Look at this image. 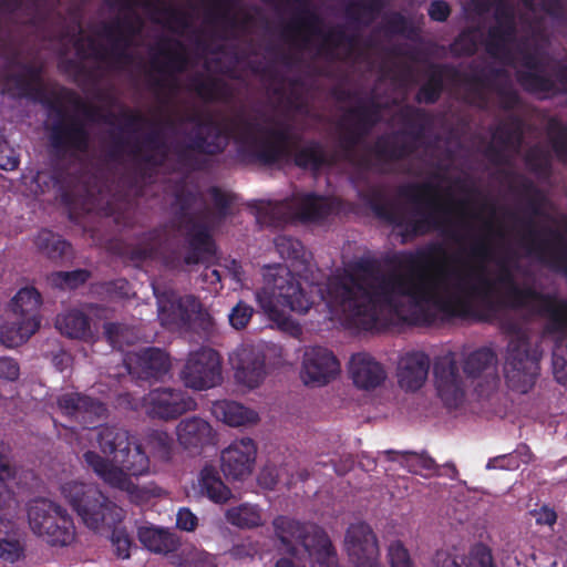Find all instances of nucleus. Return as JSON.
Here are the masks:
<instances>
[{
    "mask_svg": "<svg viewBox=\"0 0 567 567\" xmlns=\"http://www.w3.org/2000/svg\"><path fill=\"white\" fill-rule=\"evenodd\" d=\"M209 9L206 17L209 23L218 25L224 32L223 38L233 37L237 31L244 30L250 21L249 16L239 19L235 9L241 0H207Z\"/></svg>",
    "mask_w": 567,
    "mask_h": 567,
    "instance_id": "2f4dec72",
    "label": "nucleus"
},
{
    "mask_svg": "<svg viewBox=\"0 0 567 567\" xmlns=\"http://www.w3.org/2000/svg\"><path fill=\"white\" fill-rule=\"evenodd\" d=\"M517 35V25L495 23L487 30L485 50L493 58L508 53V45L514 43Z\"/></svg>",
    "mask_w": 567,
    "mask_h": 567,
    "instance_id": "c03bdc74",
    "label": "nucleus"
},
{
    "mask_svg": "<svg viewBox=\"0 0 567 567\" xmlns=\"http://www.w3.org/2000/svg\"><path fill=\"white\" fill-rule=\"evenodd\" d=\"M159 316L163 320L179 328H190L198 322L203 329L207 330L212 324L209 313L204 310L200 300L193 295H186L172 301L169 309L165 305H161Z\"/></svg>",
    "mask_w": 567,
    "mask_h": 567,
    "instance_id": "cd10ccee",
    "label": "nucleus"
},
{
    "mask_svg": "<svg viewBox=\"0 0 567 567\" xmlns=\"http://www.w3.org/2000/svg\"><path fill=\"white\" fill-rule=\"evenodd\" d=\"M56 329L70 339L85 342L94 340L90 317L80 309H70L56 317Z\"/></svg>",
    "mask_w": 567,
    "mask_h": 567,
    "instance_id": "e433bc0d",
    "label": "nucleus"
},
{
    "mask_svg": "<svg viewBox=\"0 0 567 567\" xmlns=\"http://www.w3.org/2000/svg\"><path fill=\"white\" fill-rule=\"evenodd\" d=\"M189 89L204 102H229L234 92L230 85L220 78L196 74L189 80Z\"/></svg>",
    "mask_w": 567,
    "mask_h": 567,
    "instance_id": "c9c22d12",
    "label": "nucleus"
},
{
    "mask_svg": "<svg viewBox=\"0 0 567 567\" xmlns=\"http://www.w3.org/2000/svg\"><path fill=\"white\" fill-rule=\"evenodd\" d=\"M433 374L437 394L444 405L450 409L458 408L465 399L466 383L460 372L456 354L449 351L437 357L433 364Z\"/></svg>",
    "mask_w": 567,
    "mask_h": 567,
    "instance_id": "aec40b11",
    "label": "nucleus"
},
{
    "mask_svg": "<svg viewBox=\"0 0 567 567\" xmlns=\"http://www.w3.org/2000/svg\"><path fill=\"white\" fill-rule=\"evenodd\" d=\"M58 114L61 118L52 124L50 131L52 147L62 153L68 151H87L90 134L84 123L74 116L64 121L65 113L62 109H58Z\"/></svg>",
    "mask_w": 567,
    "mask_h": 567,
    "instance_id": "393cba45",
    "label": "nucleus"
},
{
    "mask_svg": "<svg viewBox=\"0 0 567 567\" xmlns=\"http://www.w3.org/2000/svg\"><path fill=\"white\" fill-rule=\"evenodd\" d=\"M383 110L382 103L369 97L347 109L338 121V145L343 157L360 169L381 171L386 165L410 157L416 150L415 143L423 138L432 123L431 115L424 109L404 105L399 110L398 117L406 130L380 135L372 145L365 147L367 153L359 154L357 147L381 122Z\"/></svg>",
    "mask_w": 567,
    "mask_h": 567,
    "instance_id": "7ed1b4c3",
    "label": "nucleus"
},
{
    "mask_svg": "<svg viewBox=\"0 0 567 567\" xmlns=\"http://www.w3.org/2000/svg\"><path fill=\"white\" fill-rule=\"evenodd\" d=\"M83 462L86 467L91 468L105 484L113 487L118 478L122 476L123 471L115 466L111 461L101 456L95 451H86L83 454Z\"/></svg>",
    "mask_w": 567,
    "mask_h": 567,
    "instance_id": "603ef678",
    "label": "nucleus"
},
{
    "mask_svg": "<svg viewBox=\"0 0 567 567\" xmlns=\"http://www.w3.org/2000/svg\"><path fill=\"white\" fill-rule=\"evenodd\" d=\"M278 549L297 557L299 548L308 556L312 567H337L336 549L323 528L316 524L301 523L288 516H278L272 522Z\"/></svg>",
    "mask_w": 567,
    "mask_h": 567,
    "instance_id": "1a4fd4ad",
    "label": "nucleus"
},
{
    "mask_svg": "<svg viewBox=\"0 0 567 567\" xmlns=\"http://www.w3.org/2000/svg\"><path fill=\"white\" fill-rule=\"evenodd\" d=\"M497 357L486 347L470 352L463 360V372L467 379H477L496 370Z\"/></svg>",
    "mask_w": 567,
    "mask_h": 567,
    "instance_id": "37998d69",
    "label": "nucleus"
},
{
    "mask_svg": "<svg viewBox=\"0 0 567 567\" xmlns=\"http://www.w3.org/2000/svg\"><path fill=\"white\" fill-rule=\"evenodd\" d=\"M259 307L271 321L286 324L288 320L279 305L298 313H306L312 307V297L302 288L300 281L287 268L279 266L272 280L256 292Z\"/></svg>",
    "mask_w": 567,
    "mask_h": 567,
    "instance_id": "f8f14e48",
    "label": "nucleus"
},
{
    "mask_svg": "<svg viewBox=\"0 0 567 567\" xmlns=\"http://www.w3.org/2000/svg\"><path fill=\"white\" fill-rule=\"evenodd\" d=\"M137 537L146 549L156 554L173 553L179 546V540L175 534L153 526L140 527Z\"/></svg>",
    "mask_w": 567,
    "mask_h": 567,
    "instance_id": "58836bf2",
    "label": "nucleus"
},
{
    "mask_svg": "<svg viewBox=\"0 0 567 567\" xmlns=\"http://www.w3.org/2000/svg\"><path fill=\"white\" fill-rule=\"evenodd\" d=\"M445 254L442 244L431 241L415 250H399L384 257L391 269L382 272L378 260L361 258L354 272H347L329 285V293L338 302L349 326L362 331H379L385 327L384 312L409 324L430 326L435 321L433 306L445 317L468 316L467 300L458 296H442L441 280L425 270Z\"/></svg>",
    "mask_w": 567,
    "mask_h": 567,
    "instance_id": "f257e3e1",
    "label": "nucleus"
},
{
    "mask_svg": "<svg viewBox=\"0 0 567 567\" xmlns=\"http://www.w3.org/2000/svg\"><path fill=\"white\" fill-rule=\"evenodd\" d=\"M540 352L526 336L513 338L507 347L506 379L514 389L528 392L539 375Z\"/></svg>",
    "mask_w": 567,
    "mask_h": 567,
    "instance_id": "dca6fc26",
    "label": "nucleus"
},
{
    "mask_svg": "<svg viewBox=\"0 0 567 567\" xmlns=\"http://www.w3.org/2000/svg\"><path fill=\"white\" fill-rule=\"evenodd\" d=\"M349 373L353 384L362 390L375 389L386 378L383 365L364 352L355 353L351 357Z\"/></svg>",
    "mask_w": 567,
    "mask_h": 567,
    "instance_id": "7c9ffc66",
    "label": "nucleus"
},
{
    "mask_svg": "<svg viewBox=\"0 0 567 567\" xmlns=\"http://www.w3.org/2000/svg\"><path fill=\"white\" fill-rule=\"evenodd\" d=\"M123 472L128 476H141L148 473L150 458L141 443L133 437L127 449L116 453V461Z\"/></svg>",
    "mask_w": 567,
    "mask_h": 567,
    "instance_id": "ea45409f",
    "label": "nucleus"
},
{
    "mask_svg": "<svg viewBox=\"0 0 567 567\" xmlns=\"http://www.w3.org/2000/svg\"><path fill=\"white\" fill-rule=\"evenodd\" d=\"M28 519L32 532L52 546H68L75 537L72 517L52 501L39 498L30 502Z\"/></svg>",
    "mask_w": 567,
    "mask_h": 567,
    "instance_id": "2eb2a0df",
    "label": "nucleus"
},
{
    "mask_svg": "<svg viewBox=\"0 0 567 567\" xmlns=\"http://www.w3.org/2000/svg\"><path fill=\"white\" fill-rule=\"evenodd\" d=\"M144 406L153 419L169 421L195 410L197 403L182 389L156 388L144 396Z\"/></svg>",
    "mask_w": 567,
    "mask_h": 567,
    "instance_id": "412c9836",
    "label": "nucleus"
},
{
    "mask_svg": "<svg viewBox=\"0 0 567 567\" xmlns=\"http://www.w3.org/2000/svg\"><path fill=\"white\" fill-rule=\"evenodd\" d=\"M388 556L391 567H413L410 554L400 540L390 544Z\"/></svg>",
    "mask_w": 567,
    "mask_h": 567,
    "instance_id": "338daca9",
    "label": "nucleus"
},
{
    "mask_svg": "<svg viewBox=\"0 0 567 567\" xmlns=\"http://www.w3.org/2000/svg\"><path fill=\"white\" fill-rule=\"evenodd\" d=\"M383 8L382 0H352L346 6L344 13L351 22L369 25L377 19Z\"/></svg>",
    "mask_w": 567,
    "mask_h": 567,
    "instance_id": "09e8293b",
    "label": "nucleus"
},
{
    "mask_svg": "<svg viewBox=\"0 0 567 567\" xmlns=\"http://www.w3.org/2000/svg\"><path fill=\"white\" fill-rule=\"evenodd\" d=\"M176 434L179 444L185 449L204 447L215 441L212 425L198 416L182 420L177 425Z\"/></svg>",
    "mask_w": 567,
    "mask_h": 567,
    "instance_id": "f704fd0d",
    "label": "nucleus"
},
{
    "mask_svg": "<svg viewBox=\"0 0 567 567\" xmlns=\"http://www.w3.org/2000/svg\"><path fill=\"white\" fill-rule=\"evenodd\" d=\"M91 278V271L87 269H75L71 271H54L50 274L48 280L54 288L62 290H73L83 286Z\"/></svg>",
    "mask_w": 567,
    "mask_h": 567,
    "instance_id": "052dcab7",
    "label": "nucleus"
},
{
    "mask_svg": "<svg viewBox=\"0 0 567 567\" xmlns=\"http://www.w3.org/2000/svg\"><path fill=\"white\" fill-rule=\"evenodd\" d=\"M339 372V360L331 350L317 346L305 351L301 374L306 384L324 385Z\"/></svg>",
    "mask_w": 567,
    "mask_h": 567,
    "instance_id": "bb28decb",
    "label": "nucleus"
},
{
    "mask_svg": "<svg viewBox=\"0 0 567 567\" xmlns=\"http://www.w3.org/2000/svg\"><path fill=\"white\" fill-rule=\"evenodd\" d=\"M14 476L16 468L11 464L8 447L3 443H0V509L6 507L12 499V493L4 482Z\"/></svg>",
    "mask_w": 567,
    "mask_h": 567,
    "instance_id": "680f3d73",
    "label": "nucleus"
},
{
    "mask_svg": "<svg viewBox=\"0 0 567 567\" xmlns=\"http://www.w3.org/2000/svg\"><path fill=\"white\" fill-rule=\"evenodd\" d=\"M198 487L199 494L215 504H225L233 497L231 489L224 483L217 468L212 465L202 468Z\"/></svg>",
    "mask_w": 567,
    "mask_h": 567,
    "instance_id": "4c0bfd02",
    "label": "nucleus"
},
{
    "mask_svg": "<svg viewBox=\"0 0 567 567\" xmlns=\"http://www.w3.org/2000/svg\"><path fill=\"white\" fill-rule=\"evenodd\" d=\"M344 546L350 561L357 567H377L379 544L369 524H351L346 533Z\"/></svg>",
    "mask_w": 567,
    "mask_h": 567,
    "instance_id": "4be33fe9",
    "label": "nucleus"
},
{
    "mask_svg": "<svg viewBox=\"0 0 567 567\" xmlns=\"http://www.w3.org/2000/svg\"><path fill=\"white\" fill-rule=\"evenodd\" d=\"M454 58L472 56L477 51V40L474 31L465 29L452 41L449 47Z\"/></svg>",
    "mask_w": 567,
    "mask_h": 567,
    "instance_id": "0e129e2a",
    "label": "nucleus"
},
{
    "mask_svg": "<svg viewBox=\"0 0 567 567\" xmlns=\"http://www.w3.org/2000/svg\"><path fill=\"white\" fill-rule=\"evenodd\" d=\"M131 155L136 161L135 164V174L136 178L133 181L134 186L137 187L138 181L145 182L146 179L152 178L156 169L161 167L166 158L167 151L163 152H153L152 153H141V147L138 144H134L131 150Z\"/></svg>",
    "mask_w": 567,
    "mask_h": 567,
    "instance_id": "49530a36",
    "label": "nucleus"
},
{
    "mask_svg": "<svg viewBox=\"0 0 567 567\" xmlns=\"http://www.w3.org/2000/svg\"><path fill=\"white\" fill-rule=\"evenodd\" d=\"M257 446L252 439L235 440L221 452V470L226 477L243 481L248 477L256 462Z\"/></svg>",
    "mask_w": 567,
    "mask_h": 567,
    "instance_id": "a878e982",
    "label": "nucleus"
},
{
    "mask_svg": "<svg viewBox=\"0 0 567 567\" xmlns=\"http://www.w3.org/2000/svg\"><path fill=\"white\" fill-rule=\"evenodd\" d=\"M23 551L14 524L0 518V558L14 563L23 556Z\"/></svg>",
    "mask_w": 567,
    "mask_h": 567,
    "instance_id": "8fccbe9b",
    "label": "nucleus"
},
{
    "mask_svg": "<svg viewBox=\"0 0 567 567\" xmlns=\"http://www.w3.org/2000/svg\"><path fill=\"white\" fill-rule=\"evenodd\" d=\"M527 169L539 177H549L553 172L550 154L539 145L532 146L524 156Z\"/></svg>",
    "mask_w": 567,
    "mask_h": 567,
    "instance_id": "13d9d810",
    "label": "nucleus"
},
{
    "mask_svg": "<svg viewBox=\"0 0 567 567\" xmlns=\"http://www.w3.org/2000/svg\"><path fill=\"white\" fill-rule=\"evenodd\" d=\"M124 10L130 11L123 18H117L111 23H104L101 35L110 41V48L97 45L94 39H89V48L92 56L102 62H111L113 65H127L133 62V55L128 51L133 39L143 29L142 18L133 11L136 0H116Z\"/></svg>",
    "mask_w": 567,
    "mask_h": 567,
    "instance_id": "ddd939ff",
    "label": "nucleus"
},
{
    "mask_svg": "<svg viewBox=\"0 0 567 567\" xmlns=\"http://www.w3.org/2000/svg\"><path fill=\"white\" fill-rule=\"evenodd\" d=\"M234 124L240 127L237 137L239 153H246L251 162L261 166L271 167L292 161L301 169L318 172L332 164L323 145L317 140L307 141L293 152L287 128H259L257 123L244 116L237 117Z\"/></svg>",
    "mask_w": 567,
    "mask_h": 567,
    "instance_id": "39448f33",
    "label": "nucleus"
},
{
    "mask_svg": "<svg viewBox=\"0 0 567 567\" xmlns=\"http://www.w3.org/2000/svg\"><path fill=\"white\" fill-rule=\"evenodd\" d=\"M61 494L90 529L112 528L111 543L116 557L130 558L133 539L124 528L116 527L124 518L120 506L89 483L66 482L61 486Z\"/></svg>",
    "mask_w": 567,
    "mask_h": 567,
    "instance_id": "6e6552de",
    "label": "nucleus"
},
{
    "mask_svg": "<svg viewBox=\"0 0 567 567\" xmlns=\"http://www.w3.org/2000/svg\"><path fill=\"white\" fill-rule=\"evenodd\" d=\"M546 133L557 161L567 164V125L553 117L547 123Z\"/></svg>",
    "mask_w": 567,
    "mask_h": 567,
    "instance_id": "4d7b16f0",
    "label": "nucleus"
},
{
    "mask_svg": "<svg viewBox=\"0 0 567 567\" xmlns=\"http://www.w3.org/2000/svg\"><path fill=\"white\" fill-rule=\"evenodd\" d=\"M113 488L125 492L128 499L136 505L147 504L152 498L158 497L162 494V488L157 486H138L131 477L123 472L118 482L114 484Z\"/></svg>",
    "mask_w": 567,
    "mask_h": 567,
    "instance_id": "6e6d98bb",
    "label": "nucleus"
},
{
    "mask_svg": "<svg viewBox=\"0 0 567 567\" xmlns=\"http://www.w3.org/2000/svg\"><path fill=\"white\" fill-rule=\"evenodd\" d=\"M215 416L229 426H241L258 421V414L235 401H219L214 404Z\"/></svg>",
    "mask_w": 567,
    "mask_h": 567,
    "instance_id": "a19ab883",
    "label": "nucleus"
},
{
    "mask_svg": "<svg viewBox=\"0 0 567 567\" xmlns=\"http://www.w3.org/2000/svg\"><path fill=\"white\" fill-rule=\"evenodd\" d=\"M34 244L40 252L49 259L56 260L68 255L71 245L49 229H42L38 233Z\"/></svg>",
    "mask_w": 567,
    "mask_h": 567,
    "instance_id": "5fc2aeb1",
    "label": "nucleus"
},
{
    "mask_svg": "<svg viewBox=\"0 0 567 567\" xmlns=\"http://www.w3.org/2000/svg\"><path fill=\"white\" fill-rule=\"evenodd\" d=\"M238 383L249 389L260 385L266 377V355L260 347L241 344L230 357Z\"/></svg>",
    "mask_w": 567,
    "mask_h": 567,
    "instance_id": "b1692460",
    "label": "nucleus"
},
{
    "mask_svg": "<svg viewBox=\"0 0 567 567\" xmlns=\"http://www.w3.org/2000/svg\"><path fill=\"white\" fill-rule=\"evenodd\" d=\"M166 231L162 227L150 229L141 235L136 245L132 246L128 257L132 261L144 262L154 259L164 241Z\"/></svg>",
    "mask_w": 567,
    "mask_h": 567,
    "instance_id": "79ce46f5",
    "label": "nucleus"
},
{
    "mask_svg": "<svg viewBox=\"0 0 567 567\" xmlns=\"http://www.w3.org/2000/svg\"><path fill=\"white\" fill-rule=\"evenodd\" d=\"M274 245L280 257L289 260L292 267L306 269L308 254L299 239L289 235H278L274 239Z\"/></svg>",
    "mask_w": 567,
    "mask_h": 567,
    "instance_id": "3c124183",
    "label": "nucleus"
},
{
    "mask_svg": "<svg viewBox=\"0 0 567 567\" xmlns=\"http://www.w3.org/2000/svg\"><path fill=\"white\" fill-rule=\"evenodd\" d=\"M104 336L109 343L120 351H123L125 346L133 344L137 339L135 330L121 322H106L104 324Z\"/></svg>",
    "mask_w": 567,
    "mask_h": 567,
    "instance_id": "bf43d9fd",
    "label": "nucleus"
},
{
    "mask_svg": "<svg viewBox=\"0 0 567 567\" xmlns=\"http://www.w3.org/2000/svg\"><path fill=\"white\" fill-rule=\"evenodd\" d=\"M172 368L169 354L155 347L144 348L127 362L128 372L145 381L163 380Z\"/></svg>",
    "mask_w": 567,
    "mask_h": 567,
    "instance_id": "c85d7f7f",
    "label": "nucleus"
},
{
    "mask_svg": "<svg viewBox=\"0 0 567 567\" xmlns=\"http://www.w3.org/2000/svg\"><path fill=\"white\" fill-rule=\"evenodd\" d=\"M179 379L186 388L196 391L219 385L223 381L219 353L206 347L190 352L179 372Z\"/></svg>",
    "mask_w": 567,
    "mask_h": 567,
    "instance_id": "f3484780",
    "label": "nucleus"
},
{
    "mask_svg": "<svg viewBox=\"0 0 567 567\" xmlns=\"http://www.w3.org/2000/svg\"><path fill=\"white\" fill-rule=\"evenodd\" d=\"M42 303L40 292L33 287L20 289L11 300V309L21 317V321L27 323V337L34 334L41 323L39 309Z\"/></svg>",
    "mask_w": 567,
    "mask_h": 567,
    "instance_id": "72a5a7b5",
    "label": "nucleus"
},
{
    "mask_svg": "<svg viewBox=\"0 0 567 567\" xmlns=\"http://www.w3.org/2000/svg\"><path fill=\"white\" fill-rule=\"evenodd\" d=\"M147 445L153 455L162 461H169L172 457L174 440L164 431L154 430L147 435Z\"/></svg>",
    "mask_w": 567,
    "mask_h": 567,
    "instance_id": "e2e57ef3",
    "label": "nucleus"
},
{
    "mask_svg": "<svg viewBox=\"0 0 567 567\" xmlns=\"http://www.w3.org/2000/svg\"><path fill=\"white\" fill-rule=\"evenodd\" d=\"M162 11L166 14V25L172 31L182 33L190 27V17L186 11L173 7H164Z\"/></svg>",
    "mask_w": 567,
    "mask_h": 567,
    "instance_id": "69168bd1",
    "label": "nucleus"
},
{
    "mask_svg": "<svg viewBox=\"0 0 567 567\" xmlns=\"http://www.w3.org/2000/svg\"><path fill=\"white\" fill-rule=\"evenodd\" d=\"M156 49L164 60L152 56L151 68L161 76L150 79V87L156 92L175 90V75L183 73L188 65L185 47L182 41L167 38L162 40Z\"/></svg>",
    "mask_w": 567,
    "mask_h": 567,
    "instance_id": "a211bd4d",
    "label": "nucleus"
},
{
    "mask_svg": "<svg viewBox=\"0 0 567 567\" xmlns=\"http://www.w3.org/2000/svg\"><path fill=\"white\" fill-rule=\"evenodd\" d=\"M437 187L432 183H411L400 188L399 194L411 203L424 204L427 212L422 214L420 218L408 220L402 209L390 202L372 200L371 209L375 216L388 224L402 228L403 237H419L429 234L432 230H440L444 236L460 241L458 233L452 227L451 220L442 215L447 209L437 202L433 194Z\"/></svg>",
    "mask_w": 567,
    "mask_h": 567,
    "instance_id": "0eeeda50",
    "label": "nucleus"
},
{
    "mask_svg": "<svg viewBox=\"0 0 567 567\" xmlns=\"http://www.w3.org/2000/svg\"><path fill=\"white\" fill-rule=\"evenodd\" d=\"M184 122L194 124L195 128L188 135L187 142L175 150V155L178 163L186 168L200 171L204 168V162L195 154L207 156L223 154L229 144L231 132L210 116L203 120L198 114H190L184 118Z\"/></svg>",
    "mask_w": 567,
    "mask_h": 567,
    "instance_id": "4468645a",
    "label": "nucleus"
},
{
    "mask_svg": "<svg viewBox=\"0 0 567 567\" xmlns=\"http://www.w3.org/2000/svg\"><path fill=\"white\" fill-rule=\"evenodd\" d=\"M505 177H518L520 193L528 197L525 210L527 216L518 217L511 214V217L522 226L519 246L527 256L535 258L549 269L563 274L567 279V247L564 245L561 233L553 228L537 229L535 217L545 216L543 205L545 196L536 185L523 175L514 172H504Z\"/></svg>",
    "mask_w": 567,
    "mask_h": 567,
    "instance_id": "423d86ee",
    "label": "nucleus"
},
{
    "mask_svg": "<svg viewBox=\"0 0 567 567\" xmlns=\"http://www.w3.org/2000/svg\"><path fill=\"white\" fill-rule=\"evenodd\" d=\"M225 517L230 525L241 529H251L262 524L260 508L250 504H240L228 508Z\"/></svg>",
    "mask_w": 567,
    "mask_h": 567,
    "instance_id": "864d4df0",
    "label": "nucleus"
},
{
    "mask_svg": "<svg viewBox=\"0 0 567 567\" xmlns=\"http://www.w3.org/2000/svg\"><path fill=\"white\" fill-rule=\"evenodd\" d=\"M492 254L493 249L486 240H474L468 257L477 265L466 274H456L453 292L444 287L445 293L442 296H458L471 305V313L460 318L485 319L504 308L530 309L537 305L548 313L550 331L567 332V300H556L554 296L543 293L530 285L519 286L506 259L498 261V274L495 280H491L485 275V264L492 260Z\"/></svg>",
    "mask_w": 567,
    "mask_h": 567,
    "instance_id": "f03ea898",
    "label": "nucleus"
},
{
    "mask_svg": "<svg viewBox=\"0 0 567 567\" xmlns=\"http://www.w3.org/2000/svg\"><path fill=\"white\" fill-rule=\"evenodd\" d=\"M60 413L84 429H95L109 416V409L100 399L81 392H65L56 398Z\"/></svg>",
    "mask_w": 567,
    "mask_h": 567,
    "instance_id": "6ab92c4d",
    "label": "nucleus"
},
{
    "mask_svg": "<svg viewBox=\"0 0 567 567\" xmlns=\"http://www.w3.org/2000/svg\"><path fill=\"white\" fill-rule=\"evenodd\" d=\"M522 65L525 70H517L515 73L517 83L530 94L557 93V82L545 73L542 60L532 52H523Z\"/></svg>",
    "mask_w": 567,
    "mask_h": 567,
    "instance_id": "c756f323",
    "label": "nucleus"
},
{
    "mask_svg": "<svg viewBox=\"0 0 567 567\" xmlns=\"http://www.w3.org/2000/svg\"><path fill=\"white\" fill-rule=\"evenodd\" d=\"M430 370V358L422 351L405 353L399 363V384L406 391H416L424 384Z\"/></svg>",
    "mask_w": 567,
    "mask_h": 567,
    "instance_id": "473e14b6",
    "label": "nucleus"
},
{
    "mask_svg": "<svg viewBox=\"0 0 567 567\" xmlns=\"http://www.w3.org/2000/svg\"><path fill=\"white\" fill-rule=\"evenodd\" d=\"M336 210L333 200L316 194L305 195L299 206L300 217L305 221H322Z\"/></svg>",
    "mask_w": 567,
    "mask_h": 567,
    "instance_id": "a18cd8bd",
    "label": "nucleus"
},
{
    "mask_svg": "<svg viewBox=\"0 0 567 567\" xmlns=\"http://www.w3.org/2000/svg\"><path fill=\"white\" fill-rule=\"evenodd\" d=\"M206 212L207 208L198 192L185 186L175 190L172 213L177 227L185 229L187 265H198L215 252V241L208 225L197 220L204 217Z\"/></svg>",
    "mask_w": 567,
    "mask_h": 567,
    "instance_id": "9d476101",
    "label": "nucleus"
},
{
    "mask_svg": "<svg viewBox=\"0 0 567 567\" xmlns=\"http://www.w3.org/2000/svg\"><path fill=\"white\" fill-rule=\"evenodd\" d=\"M523 105V100L520 99V104L512 110L505 111L509 113L506 118L501 122L494 133L493 138L499 144L501 147L489 145L485 151L486 158L494 165H504L507 164V157L505 155L504 150H514L518 151L524 141V122L522 117L513 112L518 110ZM497 106H499L497 104ZM501 110V107H498ZM503 111V109H502Z\"/></svg>",
    "mask_w": 567,
    "mask_h": 567,
    "instance_id": "5701e85b",
    "label": "nucleus"
},
{
    "mask_svg": "<svg viewBox=\"0 0 567 567\" xmlns=\"http://www.w3.org/2000/svg\"><path fill=\"white\" fill-rule=\"evenodd\" d=\"M0 56L7 60L2 93L13 100L40 101L45 95L42 63L24 62L10 30L0 21Z\"/></svg>",
    "mask_w": 567,
    "mask_h": 567,
    "instance_id": "9b49d317",
    "label": "nucleus"
},
{
    "mask_svg": "<svg viewBox=\"0 0 567 567\" xmlns=\"http://www.w3.org/2000/svg\"><path fill=\"white\" fill-rule=\"evenodd\" d=\"M425 81L415 94L420 104H435L445 90V81L463 85L466 102L480 110L488 109L486 91H492L498 97V105L505 111H512L520 104V94L515 89L509 72L489 63L471 62L467 71H461L451 63H430L424 71Z\"/></svg>",
    "mask_w": 567,
    "mask_h": 567,
    "instance_id": "20e7f679",
    "label": "nucleus"
},
{
    "mask_svg": "<svg viewBox=\"0 0 567 567\" xmlns=\"http://www.w3.org/2000/svg\"><path fill=\"white\" fill-rule=\"evenodd\" d=\"M467 567H494L489 548L483 544L474 546L470 553Z\"/></svg>",
    "mask_w": 567,
    "mask_h": 567,
    "instance_id": "774afa93",
    "label": "nucleus"
},
{
    "mask_svg": "<svg viewBox=\"0 0 567 567\" xmlns=\"http://www.w3.org/2000/svg\"><path fill=\"white\" fill-rule=\"evenodd\" d=\"M133 440L128 431L114 426L104 425L100 426L97 433V443L104 454L113 455V461H116V453H121L127 449L128 443Z\"/></svg>",
    "mask_w": 567,
    "mask_h": 567,
    "instance_id": "de8ad7c7",
    "label": "nucleus"
}]
</instances>
